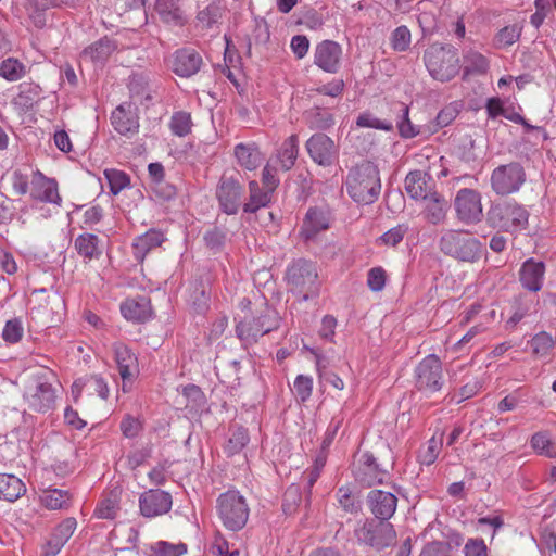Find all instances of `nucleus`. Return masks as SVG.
<instances>
[{"label":"nucleus","instance_id":"obj_1","mask_svg":"<svg viewBox=\"0 0 556 556\" xmlns=\"http://www.w3.org/2000/svg\"><path fill=\"white\" fill-rule=\"evenodd\" d=\"M349 195L357 203L370 204L380 193L381 182L377 165L363 162L350 170L345 180Z\"/></svg>","mask_w":556,"mask_h":556},{"label":"nucleus","instance_id":"obj_2","mask_svg":"<svg viewBox=\"0 0 556 556\" xmlns=\"http://www.w3.org/2000/svg\"><path fill=\"white\" fill-rule=\"evenodd\" d=\"M414 160L424 165L428 162L429 165L426 170H412L405 178V190L407 194L415 200H427L431 193H435V186L432 180V176L435 175L438 178L445 177L447 175L446 169H442L440 173H434V166L439 164L442 166L443 157L433 155H426L425 153H418L414 156Z\"/></svg>","mask_w":556,"mask_h":556},{"label":"nucleus","instance_id":"obj_3","mask_svg":"<svg viewBox=\"0 0 556 556\" xmlns=\"http://www.w3.org/2000/svg\"><path fill=\"white\" fill-rule=\"evenodd\" d=\"M286 279L290 291L303 301L319 294L320 282L317 267L306 260L293 262L287 269Z\"/></svg>","mask_w":556,"mask_h":556},{"label":"nucleus","instance_id":"obj_4","mask_svg":"<svg viewBox=\"0 0 556 556\" xmlns=\"http://www.w3.org/2000/svg\"><path fill=\"white\" fill-rule=\"evenodd\" d=\"M424 62L429 74L440 81H448L459 72L457 50L450 45H431L424 53Z\"/></svg>","mask_w":556,"mask_h":556},{"label":"nucleus","instance_id":"obj_5","mask_svg":"<svg viewBox=\"0 0 556 556\" xmlns=\"http://www.w3.org/2000/svg\"><path fill=\"white\" fill-rule=\"evenodd\" d=\"M53 375L46 369L30 377L24 393L28 407L38 413L52 409L56 402V389L52 386Z\"/></svg>","mask_w":556,"mask_h":556},{"label":"nucleus","instance_id":"obj_6","mask_svg":"<svg viewBox=\"0 0 556 556\" xmlns=\"http://www.w3.org/2000/svg\"><path fill=\"white\" fill-rule=\"evenodd\" d=\"M217 515L223 526L230 531H239L248 522L250 509L245 498L236 490H228L217 498Z\"/></svg>","mask_w":556,"mask_h":556},{"label":"nucleus","instance_id":"obj_7","mask_svg":"<svg viewBox=\"0 0 556 556\" xmlns=\"http://www.w3.org/2000/svg\"><path fill=\"white\" fill-rule=\"evenodd\" d=\"M529 212L516 201H504L490 207L488 223L493 228L506 232H517L527 228Z\"/></svg>","mask_w":556,"mask_h":556},{"label":"nucleus","instance_id":"obj_8","mask_svg":"<svg viewBox=\"0 0 556 556\" xmlns=\"http://www.w3.org/2000/svg\"><path fill=\"white\" fill-rule=\"evenodd\" d=\"M441 251L462 262L475 263L482 255L481 242L465 231L448 230L440 240Z\"/></svg>","mask_w":556,"mask_h":556},{"label":"nucleus","instance_id":"obj_9","mask_svg":"<svg viewBox=\"0 0 556 556\" xmlns=\"http://www.w3.org/2000/svg\"><path fill=\"white\" fill-rule=\"evenodd\" d=\"M279 325L278 315L275 309L265 306L257 314L245 316L236 327L237 334L241 341L252 344L260 337L273 331Z\"/></svg>","mask_w":556,"mask_h":556},{"label":"nucleus","instance_id":"obj_10","mask_svg":"<svg viewBox=\"0 0 556 556\" xmlns=\"http://www.w3.org/2000/svg\"><path fill=\"white\" fill-rule=\"evenodd\" d=\"M415 387L428 395L439 392L444 383L442 362L435 354L425 356L414 369Z\"/></svg>","mask_w":556,"mask_h":556},{"label":"nucleus","instance_id":"obj_11","mask_svg":"<svg viewBox=\"0 0 556 556\" xmlns=\"http://www.w3.org/2000/svg\"><path fill=\"white\" fill-rule=\"evenodd\" d=\"M387 520H366L364 525L355 530L357 540L378 551L392 546L396 542L394 527Z\"/></svg>","mask_w":556,"mask_h":556},{"label":"nucleus","instance_id":"obj_12","mask_svg":"<svg viewBox=\"0 0 556 556\" xmlns=\"http://www.w3.org/2000/svg\"><path fill=\"white\" fill-rule=\"evenodd\" d=\"M491 188L498 195L518 192L526 181L523 167L516 162L500 165L491 174Z\"/></svg>","mask_w":556,"mask_h":556},{"label":"nucleus","instance_id":"obj_13","mask_svg":"<svg viewBox=\"0 0 556 556\" xmlns=\"http://www.w3.org/2000/svg\"><path fill=\"white\" fill-rule=\"evenodd\" d=\"M454 206L457 217L465 224H476L482 219L483 207L479 191L463 188L457 191Z\"/></svg>","mask_w":556,"mask_h":556},{"label":"nucleus","instance_id":"obj_14","mask_svg":"<svg viewBox=\"0 0 556 556\" xmlns=\"http://www.w3.org/2000/svg\"><path fill=\"white\" fill-rule=\"evenodd\" d=\"M243 187L240 181L232 177L224 175L217 188V199L222 210L226 214H236L241 203Z\"/></svg>","mask_w":556,"mask_h":556},{"label":"nucleus","instance_id":"obj_15","mask_svg":"<svg viewBox=\"0 0 556 556\" xmlns=\"http://www.w3.org/2000/svg\"><path fill=\"white\" fill-rule=\"evenodd\" d=\"M139 507L144 517L161 516L170 510L172 496L162 490H149L140 495Z\"/></svg>","mask_w":556,"mask_h":556},{"label":"nucleus","instance_id":"obj_16","mask_svg":"<svg viewBox=\"0 0 556 556\" xmlns=\"http://www.w3.org/2000/svg\"><path fill=\"white\" fill-rule=\"evenodd\" d=\"M306 149L312 160L321 165L329 166L337 156L334 142L325 134H315L306 142Z\"/></svg>","mask_w":556,"mask_h":556},{"label":"nucleus","instance_id":"obj_17","mask_svg":"<svg viewBox=\"0 0 556 556\" xmlns=\"http://www.w3.org/2000/svg\"><path fill=\"white\" fill-rule=\"evenodd\" d=\"M342 58L341 46L332 40H324L315 47L314 63L327 73H337Z\"/></svg>","mask_w":556,"mask_h":556},{"label":"nucleus","instance_id":"obj_18","mask_svg":"<svg viewBox=\"0 0 556 556\" xmlns=\"http://www.w3.org/2000/svg\"><path fill=\"white\" fill-rule=\"evenodd\" d=\"M368 505L371 513L381 520H389L395 513L397 498L391 492L372 490L368 493Z\"/></svg>","mask_w":556,"mask_h":556},{"label":"nucleus","instance_id":"obj_19","mask_svg":"<svg viewBox=\"0 0 556 556\" xmlns=\"http://www.w3.org/2000/svg\"><path fill=\"white\" fill-rule=\"evenodd\" d=\"M544 277L545 265L543 262L528 258L520 267L519 281L528 291L539 292L542 289Z\"/></svg>","mask_w":556,"mask_h":556},{"label":"nucleus","instance_id":"obj_20","mask_svg":"<svg viewBox=\"0 0 556 556\" xmlns=\"http://www.w3.org/2000/svg\"><path fill=\"white\" fill-rule=\"evenodd\" d=\"M111 123L114 129L124 136H131L138 131V116L130 103H122L111 115Z\"/></svg>","mask_w":556,"mask_h":556},{"label":"nucleus","instance_id":"obj_21","mask_svg":"<svg viewBox=\"0 0 556 556\" xmlns=\"http://www.w3.org/2000/svg\"><path fill=\"white\" fill-rule=\"evenodd\" d=\"M75 529L76 520L74 518H66L58 525L42 547L45 556H55L59 554L65 543L73 535Z\"/></svg>","mask_w":556,"mask_h":556},{"label":"nucleus","instance_id":"obj_22","mask_svg":"<svg viewBox=\"0 0 556 556\" xmlns=\"http://www.w3.org/2000/svg\"><path fill=\"white\" fill-rule=\"evenodd\" d=\"M166 237L163 231L151 228L144 233L137 236L131 244L134 257L142 263L146 256L165 241Z\"/></svg>","mask_w":556,"mask_h":556},{"label":"nucleus","instance_id":"obj_23","mask_svg":"<svg viewBox=\"0 0 556 556\" xmlns=\"http://www.w3.org/2000/svg\"><path fill=\"white\" fill-rule=\"evenodd\" d=\"M114 358L118 372L124 382L135 378L139 372L137 356L124 343L116 342L113 345Z\"/></svg>","mask_w":556,"mask_h":556},{"label":"nucleus","instance_id":"obj_24","mask_svg":"<svg viewBox=\"0 0 556 556\" xmlns=\"http://www.w3.org/2000/svg\"><path fill=\"white\" fill-rule=\"evenodd\" d=\"M31 184V197L34 199L46 203H61V197L58 190V182L54 179L48 178L40 172H37L33 177Z\"/></svg>","mask_w":556,"mask_h":556},{"label":"nucleus","instance_id":"obj_25","mask_svg":"<svg viewBox=\"0 0 556 556\" xmlns=\"http://www.w3.org/2000/svg\"><path fill=\"white\" fill-rule=\"evenodd\" d=\"M201 55L191 49L176 51L173 61V71L181 77H190L200 71Z\"/></svg>","mask_w":556,"mask_h":556},{"label":"nucleus","instance_id":"obj_26","mask_svg":"<svg viewBox=\"0 0 556 556\" xmlns=\"http://www.w3.org/2000/svg\"><path fill=\"white\" fill-rule=\"evenodd\" d=\"M329 213L327 210L319 207H312L307 211L301 235L306 239H313L317 233L329 228Z\"/></svg>","mask_w":556,"mask_h":556},{"label":"nucleus","instance_id":"obj_27","mask_svg":"<svg viewBox=\"0 0 556 556\" xmlns=\"http://www.w3.org/2000/svg\"><path fill=\"white\" fill-rule=\"evenodd\" d=\"M121 313L131 321H146L151 316L150 301L144 296L126 299L121 304Z\"/></svg>","mask_w":556,"mask_h":556},{"label":"nucleus","instance_id":"obj_28","mask_svg":"<svg viewBox=\"0 0 556 556\" xmlns=\"http://www.w3.org/2000/svg\"><path fill=\"white\" fill-rule=\"evenodd\" d=\"M121 494L122 490L119 488H114L104 492L93 511V515L99 519H114L121 509Z\"/></svg>","mask_w":556,"mask_h":556},{"label":"nucleus","instance_id":"obj_29","mask_svg":"<svg viewBox=\"0 0 556 556\" xmlns=\"http://www.w3.org/2000/svg\"><path fill=\"white\" fill-rule=\"evenodd\" d=\"M83 391L88 395L97 394L100 399L105 400L109 395V388L105 380L99 376H90L85 379L76 380L72 387V393L77 401Z\"/></svg>","mask_w":556,"mask_h":556},{"label":"nucleus","instance_id":"obj_30","mask_svg":"<svg viewBox=\"0 0 556 556\" xmlns=\"http://www.w3.org/2000/svg\"><path fill=\"white\" fill-rule=\"evenodd\" d=\"M235 156L241 167L255 170L263 162V154L254 143H239L235 148Z\"/></svg>","mask_w":556,"mask_h":556},{"label":"nucleus","instance_id":"obj_31","mask_svg":"<svg viewBox=\"0 0 556 556\" xmlns=\"http://www.w3.org/2000/svg\"><path fill=\"white\" fill-rule=\"evenodd\" d=\"M155 10L166 24L182 26L187 21L184 11L178 5V0H157Z\"/></svg>","mask_w":556,"mask_h":556},{"label":"nucleus","instance_id":"obj_32","mask_svg":"<svg viewBox=\"0 0 556 556\" xmlns=\"http://www.w3.org/2000/svg\"><path fill=\"white\" fill-rule=\"evenodd\" d=\"M299 153V138L296 135H291L281 144L274 163H278L282 170H290L298 159Z\"/></svg>","mask_w":556,"mask_h":556},{"label":"nucleus","instance_id":"obj_33","mask_svg":"<svg viewBox=\"0 0 556 556\" xmlns=\"http://www.w3.org/2000/svg\"><path fill=\"white\" fill-rule=\"evenodd\" d=\"M26 492L24 482L14 475L0 473V500L15 502Z\"/></svg>","mask_w":556,"mask_h":556},{"label":"nucleus","instance_id":"obj_34","mask_svg":"<svg viewBox=\"0 0 556 556\" xmlns=\"http://www.w3.org/2000/svg\"><path fill=\"white\" fill-rule=\"evenodd\" d=\"M40 503L47 509H67L72 505V495L66 490L50 489L40 494Z\"/></svg>","mask_w":556,"mask_h":556},{"label":"nucleus","instance_id":"obj_35","mask_svg":"<svg viewBox=\"0 0 556 556\" xmlns=\"http://www.w3.org/2000/svg\"><path fill=\"white\" fill-rule=\"evenodd\" d=\"M249 190L250 198L243 206L244 212L254 213L261 207L266 206L271 200L273 192L264 188L261 189L255 180L249 182Z\"/></svg>","mask_w":556,"mask_h":556},{"label":"nucleus","instance_id":"obj_36","mask_svg":"<svg viewBox=\"0 0 556 556\" xmlns=\"http://www.w3.org/2000/svg\"><path fill=\"white\" fill-rule=\"evenodd\" d=\"M529 345L535 358H547L555 349V340L546 331H541L529 341Z\"/></svg>","mask_w":556,"mask_h":556},{"label":"nucleus","instance_id":"obj_37","mask_svg":"<svg viewBox=\"0 0 556 556\" xmlns=\"http://www.w3.org/2000/svg\"><path fill=\"white\" fill-rule=\"evenodd\" d=\"M426 218L432 224L440 223L446 213L447 202L438 192L431 193L427 200Z\"/></svg>","mask_w":556,"mask_h":556},{"label":"nucleus","instance_id":"obj_38","mask_svg":"<svg viewBox=\"0 0 556 556\" xmlns=\"http://www.w3.org/2000/svg\"><path fill=\"white\" fill-rule=\"evenodd\" d=\"M75 249L85 258L92 260L101 254L99 238L92 233H83L75 239Z\"/></svg>","mask_w":556,"mask_h":556},{"label":"nucleus","instance_id":"obj_39","mask_svg":"<svg viewBox=\"0 0 556 556\" xmlns=\"http://www.w3.org/2000/svg\"><path fill=\"white\" fill-rule=\"evenodd\" d=\"M113 51V43L109 39H101L86 48L83 52V56L93 63H103Z\"/></svg>","mask_w":556,"mask_h":556},{"label":"nucleus","instance_id":"obj_40","mask_svg":"<svg viewBox=\"0 0 556 556\" xmlns=\"http://www.w3.org/2000/svg\"><path fill=\"white\" fill-rule=\"evenodd\" d=\"M531 446L540 455L548 458L556 457V443L546 432L534 433L531 438Z\"/></svg>","mask_w":556,"mask_h":556},{"label":"nucleus","instance_id":"obj_41","mask_svg":"<svg viewBox=\"0 0 556 556\" xmlns=\"http://www.w3.org/2000/svg\"><path fill=\"white\" fill-rule=\"evenodd\" d=\"M192 126L191 114L185 111L175 112L169 122L172 132L178 137H185L190 134Z\"/></svg>","mask_w":556,"mask_h":556},{"label":"nucleus","instance_id":"obj_42","mask_svg":"<svg viewBox=\"0 0 556 556\" xmlns=\"http://www.w3.org/2000/svg\"><path fill=\"white\" fill-rule=\"evenodd\" d=\"M522 28V24L520 23H515L513 25L503 27L495 36L496 46L498 48H506L514 45L519 40Z\"/></svg>","mask_w":556,"mask_h":556},{"label":"nucleus","instance_id":"obj_43","mask_svg":"<svg viewBox=\"0 0 556 556\" xmlns=\"http://www.w3.org/2000/svg\"><path fill=\"white\" fill-rule=\"evenodd\" d=\"M25 75V66L16 59L9 58L0 63V76L8 81H16Z\"/></svg>","mask_w":556,"mask_h":556},{"label":"nucleus","instance_id":"obj_44","mask_svg":"<svg viewBox=\"0 0 556 556\" xmlns=\"http://www.w3.org/2000/svg\"><path fill=\"white\" fill-rule=\"evenodd\" d=\"M103 174L108 180L111 192L115 195L127 188L130 184L129 176L123 170L110 168L105 169Z\"/></svg>","mask_w":556,"mask_h":556},{"label":"nucleus","instance_id":"obj_45","mask_svg":"<svg viewBox=\"0 0 556 556\" xmlns=\"http://www.w3.org/2000/svg\"><path fill=\"white\" fill-rule=\"evenodd\" d=\"M442 435L439 439L433 435L428 440L426 446L420 450L418 455V460L421 465L429 466L437 460L442 448Z\"/></svg>","mask_w":556,"mask_h":556},{"label":"nucleus","instance_id":"obj_46","mask_svg":"<svg viewBox=\"0 0 556 556\" xmlns=\"http://www.w3.org/2000/svg\"><path fill=\"white\" fill-rule=\"evenodd\" d=\"M249 443V434L245 429L236 430L231 437L228 439L227 443L224 446V453L227 456H233L240 453L245 445Z\"/></svg>","mask_w":556,"mask_h":556},{"label":"nucleus","instance_id":"obj_47","mask_svg":"<svg viewBox=\"0 0 556 556\" xmlns=\"http://www.w3.org/2000/svg\"><path fill=\"white\" fill-rule=\"evenodd\" d=\"M293 392L299 402L305 403L313 393V378L305 375L296 376L293 382Z\"/></svg>","mask_w":556,"mask_h":556},{"label":"nucleus","instance_id":"obj_48","mask_svg":"<svg viewBox=\"0 0 556 556\" xmlns=\"http://www.w3.org/2000/svg\"><path fill=\"white\" fill-rule=\"evenodd\" d=\"M489 70V61L478 52H469L465 56V72L467 74H484Z\"/></svg>","mask_w":556,"mask_h":556},{"label":"nucleus","instance_id":"obj_49","mask_svg":"<svg viewBox=\"0 0 556 556\" xmlns=\"http://www.w3.org/2000/svg\"><path fill=\"white\" fill-rule=\"evenodd\" d=\"M154 556H181L187 553V546L184 543L170 544L165 541H159L152 546Z\"/></svg>","mask_w":556,"mask_h":556},{"label":"nucleus","instance_id":"obj_50","mask_svg":"<svg viewBox=\"0 0 556 556\" xmlns=\"http://www.w3.org/2000/svg\"><path fill=\"white\" fill-rule=\"evenodd\" d=\"M410 40L409 29L406 26H399L391 35V47L395 51L403 52L408 49Z\"/></svg>","mask_w":556,"mask_h":556},{"label":"nucleus","instance_id":"obj_51","mask_svg":"<svg viewBox=\"0 0 556 556\" xmlns=\"http://www.w3.org/2000/svg\"><path fill=\"white\" fill-rule=\"evenodd\" d=\"M387 282V271L381 267H372L367 274V286L372 292H380Z\"/></svg>","mask_w":556,"mask_h":556},{"label":"nucleus","instance_id":"obj_52","mask_svg":"<svg viewBox=\"0 0 556 556\" xmlns=\"http://www.w3.org/2000/svg\"><path fill=\"white\" fill-rule=\"evenodd\" d=\"M23 332L24 329L18 319L8 320L2 331V338L8 343H17L21 341Z\"/></svg>","mask_w":556,"mask_h":556},{"label":"nucleus","instance_id":"obj_53","mask_svg":"<svg viewBox=\"0 0 556 556\" xmlns=\"http://www.w3.org/2000/svg\"><path fill=\"white\" fill-rule=\"evenodd\" d=\"M119 428L125 438H136L142 430V421L140 418L126 415L122 419Z\"/></svg>","mask_w":556,"mask_h":556},{"label":"nucleus","instance_id":"obj_54","mask_svg":"<svg viewBox=\"0 0 556 556\" xmlns=\"http://www.w3.org/2000/svg\"><path fill=\"white\" fill-rule=\"evenodd\" d=\"M400 111L403 113V118L397 123L399 132L403 138H414L419 134V129L408 118V106L401 103Z\"/></svg>","mask_w":556,"mask_h":556},{"label":"nucleus","instance_id":"obj_55","mask_svg":"<svg viewBox=\"0 0 556 556\" xmlns=\"http://www.w3.org/2000/svg\"><path fill=\"white\" fill-rule=\"evenodd\" d=\"M273 159L265 165L262 172V184L264 189H267L274 193L278 188L280 180L277 176V169L273 164Z\"/></svg>","mask_w":556,"mask_h":556},{"label":"nucleus","instance_id":"obj_56","mask_svg":"<svg viewBox=\"0 0 556 556\" xmlns=\"http://www.w3.org/2000/svg\"><path fill=\"white\" fill-rule=\"evenodd\" d=\"M220 17L219 8L215 4L207 5L198 13L197 20L204 28H211Z\"/></svg>","mask_w":556,"mask_h":556},{"label":"nucleus","instance_id":"obj_57","mask_svg":"<svg viewBox=\"0 0 556 556\" xmlns=\"http://www.w3.org/2000/svg\"><path fill=\"white\" fill-rule=\"evenodd\" d=\"M357 126L359 127H368L381 130H391L392 124L387 121H381L371 114L365 113L357 117L356 121Z\"/></svg>","mask_w":556,"mask_h":556},{"label":"nucleus","instance_id":"obj_58","mask_svg":"<svg viewBox=\"0 0 556 556\" xmlns=\"http://www.w3.org/2000/svg\"><path fill=\"white\" fill-rule=\"evenodd\" d=\"M337 498L340 506L345 511H356L358 509V505H356L355 497L352 494L350 486H340L337 491Z\"/></svg>","mask_w":556,"mask_h":556},{"label":"nucleus","instance_id":"obj_59","mask_svg":"<svg viewBox=\"0 0 556 556\" xmlns=\"http://www.w3.org/2000/svg\"><path fill=\"white\" fill-rule=\"evenodd\" d=\"M406 232H407L406 226L397 225V226L391 228L390 230H388L387 232H384L380 237V241L386 245L395 247L403 240Z\"/></svg>","mask_w":556,"mask_h":556},{"label":"nucleus","instance_id":"obj_60","mask_svg":"<svg viewBox=\"0 0 556 556\" xmlns=\"http://www.w3.org/2000/svg\"><path fill=\"white\" fill-rule=\"evenodd\" d=\"M420 556H453L452 547L445 542H431L422 548Z\"/></svg>","mask_w":556,"mask_h":556},{"label":"nucleus","instance_id":"obj_61","mask_svg":"<svg viewBox=\"0 0 556 556\" xmlns=\"http://www.w3.org/2000/svg\"><path fill=\"white\" fill-rule=\"evenodd\" d=\"M534 7L535 13L531 15L530 22L535 28H539L551 11V0H535Z\"/></svg>","mask_w":556,"mask_h":556},{"label":"nucleus","instance_id":"obj_62","mask_svg":"<svg viewBox=\"0 0 556 556\" xmlns=\"http://www.w3.org/2000/svg\"><path fill=\"white\" fill-rule=\"evenodd\" d=\"M337 319L332 315H326L321 319L320 329L318 334L320 338L333 342L336 334Z\"/></svg>","mask_w":556,"mask_h":556},{"label":"nucleus","instance_id":"obj_63","mask_svg":"<svg viewBox=\"0 0 556 556\" xmlns=\"http://www.w3.org/2000/svg\"><path fill=\"white\" fill-rule=\"evenodd\" d=\"M458 115L457 104L444 106L437 115V125L442 128L448 126Z\"/></svg>","mask_w":556,"mask_h":556},{"label":"nucleus","instance_id":"obj_64","mask_svg":"<svg viewBox=\"0 0 556 556\" xmlns=\"http://www.w3.org/2000/svg\"><path fill=\"white\" fill-rule=\"evenodd\" d=\"M465 556H488L486 545L483 540L469 539L464 546Z\"/></svg>","mask_w":556,"mask_h":556}]
</instances>
